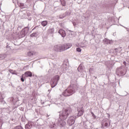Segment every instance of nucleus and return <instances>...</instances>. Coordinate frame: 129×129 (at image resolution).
<instances>
[{"mask_svg": "<svg viewBox=\"0 0 129 129\" xmlns=\"http://www.w3.org/2000/svg\"><path fill=\"white\" fill-rule=\"evenodd\" d=\"M36 54V52L34 51H29L27 53L28 56H33V55H35Z\"/></svg>", "mask_w": 129, "mask_h": 129, "instance_id": "9d476101", "label": "nucleus"}, {"mask_svg": "<svg viewBox=\"0 0 129 129\" xmlns=\"http://www.w3.org/2000/svg\"><path fill=\"white\" fill-rule=\"evenodd\" d=\"M74 93L73 88L72 87H69L64 90L62 94L64 96H70V95H72Z\"/></svg>", "mask_w": 129, "mask_h": 129, "instance_id": "20e7f679", "label": "nucleus"}, {"mask_svg": "<svg viewBox=\"0 0 129 129\" xmlns=\"http://www.w3.org/2000/svg\"><path fill=\"white\" fill-rule=\"evenodd\" d=\"M123 63L124 64V65H126V62H125V61H124L123 62Z\"/></svg>", "mask_w": 129, "mask_h": 129, "instance_id": "412c9836", "label": "nucleus"}, {"mask_svg": "<svg viewBox=\"0 0 129 129\" xmlns=\"http://www.w3.org/2000/svg\"><path fill=\"white\" fill-rule=\"evenodd\" d=\"M9 71L10 73H11L12 74H14L15 75H18V73L16 72V71H14L13 70H10Z\"/></svg>", "mask_w": 129, "mask_h": 129, "instance_id": "9b49d317", "label": "nucleus"}, {"mask_svg": "<svg viewBox=\"0 0 129 129\" xmlns=\"http://www.w3.org/2000/svg\"><path fill=\"white\" fill-rule=\"evenodd\" d=\"M36 33H33L30 35V36L35 37V36H36Z\"/></svg>", "mask_w": 129, "mask_h": 129, "instance_id": "dca6fc26", "label": "nucleus"}, {"mask_svg": "<svg viewBox=\"0 0 129 129\" xmlns=\"http://www.w3.org/2000/svg\"><path fill=\"white\" fill-rule=\"evenodd\" d=\"M24 75L25 76L24 78H27L28 77H32V74L30 71H27L24 73Z\"/></svg>", "mask_w": 129, "mask_h": 129, "instance_id": "0eeeda50", "label": "nucleus"}, {"mask_svg": "<svg viewBox=\"0 0 129 129\" xmlns=\"http://www.w3.org/2000/svg\"><path fill=\"white\" fill-rule=\"evenodd\" d=\"M78 116H81V115H83V113H84V109L83 107L78 108Z\"/></svg>", "mask_w": 129, "mask_h": 129, "instance_id": "423d86ee", "label": "nucleus"}, {"mask_svg": "<svg viewBox=\"0 0 129 129\" xmlns=\"http://www.w3.org/2000/svg\"><path fill=\"white\" fill-rule=\"evenodd\" d=\"M107 125H108V124L107 123H105L104 124V126H107Z\"/></svg>", "mask_w": 129, "mask_h": 129, "instance_id": "aec40b11", "label": "nucleus"}, {"mask_svg": "<svg viewBox=\"0 0 129 129\" xmlns=\"http://www.w3.org/2000/svg\"><path fill=\"white\" fill-rule=\"evenodd\" d=\"M24 76H25V75L23 74L22 76V78H21L22 82H24V81H25V80L24 79Z\"/></svg>", "mask_w": 129, "mask_h": 129, "instance_id": "4468645a", "label": "nucleus"}, {"mask_svg": "<svg viewBox=\"0 0 129 129\" xmlns=\"http://www.w3.org/2000/svg\"><path fill=\"white\" fill-rule=\"evenodd\" d=\"M72 112L71 108H64L62 109V112L60 114L59 118L61 120H65L68 117V115L70 113Z\"/></svg>", "mask_w": 129, "mask_h": 129, "instance_id": "f03ea898", "label": "nucleus"}, {"mask_svg": "<svg viewBox=\"0 0 129 129\" xmlns=\"http://www.w3.org/2000/svg\"><path fill=\"white\" fill-rule=\"evenodd\" d=\"M58 34H60V35H61V37H62L63 38H64V37L66 36V33H65V31H64L62 29H60L58 31Z\"/></svg>", "mask_w": 129, "mask_h": 129, "instance_id": "6e6552de", "label": "nucleus"}, {"mask_svg": "<svg viewBox=\"0 0 129 129\" xmlns=\"http://www.w3.org/2000/svg\"><path fill=\"white\" fill-rule=\"evenodd\" d=\"M75 122V117L71 116L69 118L68 120V124H69L70 126L72 125V124H74Z\"/></svg>", "mask_w": 129, "mask_h": 129, "instance_id": "39448f33", "label": "nucleus"}, {"mask_svg": "<svg viewBox=\"0 0 129 129\" xmlns=\"http://www.w3.org/2000/svg\"><path fill=\"white\" fill-rule=\"evenodd\" d=\"M81 48H77V52H81Z\"/></svg>", "mask_w": 129, "mask_h": 129, "instance_id": "f3484780", "label": "nucleus"}, {"mask_svg": "<svg viewBox=\"0 0 129 129\" xmlns=\"http://www.w3.org/2000/svg\"><path fill=\"white\" fill-rule=\"evenodd\" d=\"M64 120H61V121H60V125L61 126H64L66 124V122L63 121Z\"/></svg>", "mask_w": 129, "mask_h": 129, "instance_id": "f8f14e48", "label": "nucleus"}, {"mask_svg": "<svg viewBox=\"0 0 129 129\" xmlns=\"http://www.w3.org/2000/svg\"><path fill=\"white\" fill-rule=\"evenodd\" d=\"M61 2V4L63 7H65L66 6V2H65V1L64 0H60Z\"/></svg>", "mask_w": 129, "mask_h": 129, "instance_id": "ddd939ff", "label": "nucleus"}, {"mask_svg": "<svg viewBox=\"0 0 129 129\" xmlns=\"http://www.w3.org/2000/svg\"><path fill=\"white\" fill-rule=\"evenodd\" d=\"M72 47V44L66 43L62 45H56L53 47L54 51L55 52H62V51H65L70 48Z\"/></svg>", "mask_w": 129, "mask_h": 129, "instance_id": "f257e3e1", "label": "nucleus"}, {"mask_svg": "<svg viewBox=\"0 0 129 129\" xmlns=\"http://www.w3.org/2000/svg\"><path fill=\"white\" fill-rule=\"evenodd\" d=\"M59 79H60V77H59V76L58 75L54 76L52 79V80L50 81V85L52 88H53V87H55V86L57 85Z\"/></svg>", "mask_w": 129, "mask_h": 129, "instance_id": "7ed1b4c3", "label": "nucleus"}, {"mask_svg": "<svg viewBox=\"0 0 129 129\" xmlns=\"http://www.w3.org/2000/svg\"><path fill=\"white\" fill-rule=\"evenodd\" d=\"M48 24V22L47 21H43L41 22V25L43 27H46V25Z\"/></svg>", "mask_w": 129, "mask_h": 129, "instance_id": "1a4fd4ad", "label": "nucleus"}, {"mask_svg": "<svg viewBox=\"0 0 129 129\" xmlns=\"http://www.w3.org/2000/svg\"><path fill=\"white\" fill-rule=\"evenodd\" d=\"M14 129H23V127L21 126H17L15 127Z\"/></svg>", "mask_w": 129, "mask_h": 129, "instance_id": "2eb2a0df", "label": "nucleus"}, {"mask_svg": "<svg viewBox=\"0 0 129 129\" xmlns=\"http://www.w3.org/2000/svg\"><path fill=\"white\" fill-rule=\"evenodd\" d=\"M29 126H30V125H29V124H26L25 126V128L29 129Z\"/></svg>", "mask_w": 129, "mask_h": 129, "instance_id": "a211bd4d", "label": "nucleus"}, {"mask_svg": "<svg viewBox=\"0 0 129 129\" xmlns=\"http://www.w3.org/2000/svg\"><path fill=\"white\" fill-rule=\"evenodd\" d=\"M122 75H123V74L122 73L120 74H118V76H122Z\"/></svg>", "mask_w": 129, "mask_h": 129, "instance_id": "6ab92c4d", "label": "nucleus"}]
</instances>
